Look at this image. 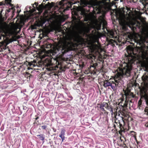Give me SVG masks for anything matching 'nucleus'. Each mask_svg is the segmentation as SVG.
I'll list each match as a JSON object with an SVG mask.
<instances>
[{"instance_id":"obj_22","label":"nucleus","mask_w":148,"mask_h":148,"mask_svg":"<svg viewBox=\"0 0 148 148\" xmlns=\"http://www.w3.org/2000/svg\"><path fill=\"white\" fill-rule=\"evenodd\" d=\"M106 108L108 110H109L110 109V107H111L110 106H108V104L107 103V105H106V106H105Z\"/></svg>"},{"instance_id":"obj_9","label":"nucleus","mask_w":148,"mask_h":148,"mask_svg":"<svg viewBox=\"0 0 148 148\" xmlns=\"http://www.w3.org/2000/svg\"><path fill=\"white\" fill-rule=\"evenodd\" d=\"M11 1V0H5L4 1H2L1 2H0V6L1 5H5V4H10V2ZM2 10V9H1ZM2 10H1L0 11V14H1L2 12Z\"/></svg>"},{"instance_id":"obj_13","label":"nucleus","mask_w":148,"mask_h":148,"mask_svg":"<svg viewBox=\"0 0 148 148\" xmlns=\"http://www.w3.org/2000/svg\"><path fill=\"white\" fill-rule=\"evenodd\" d=\"M114 32L112 30L108 31V35L110 38L114 37Z\"/></svg>"},{"instance_id":"obj_30","label":"nucleus","mask_w":148,"mask_h":148,"mask_svg":"<svg viewBox=\"0 0 148 148\" xmlns=\"http://www.w3.org/2000/svg\"><path fill=\"white\" fill-rule=\"evenodd\" d=\"M96 25H98L97 23H96Z\"/></svg>"},{"instance_id":"obj_1","label":"nucleus","mask_w":148,"mask_h":148,"mask_svg":"<svg viewBox=\"0 0 148 148\" xmlns=\"http://www.w3.org/2000/svg\"><path fill=\"white\" fill-rule=\"evenodd\" d=\"M131 10L127 7H124L122 10L116 12V15H119V21L120 25L124 28L129 27L134 32L137 28L141 29L142 35L140 36L139 39L135 41L137 44L141 46L138 47L139 49L141 52V55L143 56L145 52L142 47L143 44L148 42V26L142 24L140 23L133 21L130 18L129 15H131Z\"/></svg>"},{"instance_id":"obj_11","label":"nucleus","mask_w":148,"mask_h":148,"mask_svg":"<svg viewBox=\"0 0 148 148\" xmlns=\"http://www.w3.org/2000/svg\"><path fill=\"white\" fill-rule=\"evenodd\" d=\"M65 130L64 129H62L60 134L59 135V137L61 138L62 142H63L65 139Z\"/></svg>"},{"instance_id":"obj_15","label":"nucleus","mask_w":148,"mask_h":148,"mask_svg":"<svg viewBox=\"0 0 148 148\" xmlns=\"http://www.w3.org/2000/svg\"><path fill=\"white\" fill-rule=\"evenodd\" d=\"M141 2L145 6H146L148 4V1L146 0H140Z\"/></svg>"},{"instance_id":"obj_14","label":"nucleus","mask_w":148,"mask_h":148,"mask_svg":"<svg viewBox=\"0 0 148 148\" xmlns=\"http://www.w3.org/2000/svg\"><path fill=\"white\" fill-rule=\"evenodd\" d=\"M37 136L41 140H43L45 139L44 136L43 134H40V135H37Z\"/></svg>"},{"instance_id":"obj_8","label":"nucleus","mask_w":148,"mask_h":148,"mask_svg":"<svg viewBox=\"0 0 148 148\" xmlns=\"http://www.w3.org/2000/svg\"><path fill=\"white\" fill-rule=\"evenodd\" d=\"M65 19L63 17H60L56 18L55 21V23L56 25L58 26H60L61 23L64 21Z\"/></svg>"},{"instance_id":"obj_31","label":"nucleus","mask_w":148,"mask_h":148,"mask_svg":"<svg viewBox=\"0 0 148 148\" xmlns=\"http://www.w3.org/2000/svg\"><path fill=\"white\" fill-rule=\"evenodd\" d=\"M46 1H47V0H46Z\"/></svg>"},{"instance_id":"obj_21","label":"nucleus","mask_w":148,"mask_h":148,"mask_svg":"<svg viewBox=\"0 0 148 148\" xmlns=\"http://www.w3.org/2000/svg\"><path fill=\"white\" fill-rule=\"evenodd\" d=\"M101 23H100L98 24V29H100L101 27Z\"/></svg>"},{"instance_id":"obj_25","label":"nucleus","mask_w":148,"mask_h":148,"mask_svg":"<svg viewBox=\"0 0 148 148\" xmlns=\"http://www.w3.org/2000/svg\"><path fill=\"white\" fill-rule=\"evenodd\" d=\"M41 127L42 129H45L47 127V126L45 125H43Z\"/></svg>"},{"instance_id":"obj_20","label":"nucleus","mask_w":148,"mask_h":148,"mask_svg":"<svg viewBox=\"0 0 148 148\" xmlns=\"http://www.w3.org/2000/svg\"><path fill=\"white\" fill-rule=\"evenodd\" d=\"M48 60V63L47 64L49 65H50L51 64V61L50 59H49V60Z\"/></svg>"},{"instance_id":"obj_19","label":"nucleus","mask_w":148,"mask_h":148,"mask_svg":"<svg viewBox=\"0 0 148 148\" xmlns=\"http://www.w3.org/2000/svg\"><path fill=\"white\" fill-rule=\"evenodd\" d=\"M109 110L110 111L111 114L112 115L113 114L112 108L111 107H110V109Z\"/></svg>"},{"instance_id":"obj_4","label":"nucleus","mask_w":148,"mask_h":148,"mask_svg":"<svg viewBox=\"0 0 148 148\" xmlns=\"http://www.w3.org/2000/svg\"><path fill=\"white\" fill-rule=\"evenodd\" d=\"M148 86H145L143 87L141 90V97L140 99L138 101V105H141L142 104V99H144L147 106L145 109V114L148 115ZM145 127H148V122L145 124Z\"/></svg>"},{"instance_id":"obj_2","label":"nucleus","mask_w":148,"mask_h":148,"mask_svg":"<svg viewBox=\"0 0 148 148\" xmlns=\"http://www.w3.org/2000/svg\"><path fill=\"white\" fill-rule=\"evenodd\" d=\"M124 66L120 69V72L115 75V77L110 81H106L104 82L103 86L106 88L110 86L113 91L116 90L118 88L121 86V78L125 77H129L131 75L132 67L131 65L126 63L124 64Z\"/></svg>"},{"instance_id":"obj_12","label":"nucleus","mask_w":148,"mask_h":148,"mask_svg":"<svg viewBox=\"0 0 148 148\" xmlns=\"http://www.w3.org/2000/svg\"><path fill=\"white\" fill-rule=\"evenodd\" d=\"M148 76L144 75L142 77V79L145 84H147L148 82Z\"/></svg>"},{"instance_id":"obj_6","label":"nucleus","mask_w":148,"mask_h":148,"mask_svg":"<svg viewBox=\"0 0 148 148\" xmlns=\"http://www.w3.org/2000/svg\"><path fill=\"white\" fill-rule=\"evenodd\" d=\"M12 32L9 29L5 28L3 30V32L0 33V40L2 38L3 40H6L8 38V36H9L12 34Z\"/></svg>"},{"instance_id":"obj_26","label":"nucleus","mask_w":148,"mask_h":148,"mask_svg":"<svg viewBox=\"0 0 148 148\" xmlns=\"http://www.w3.org/2000/svg\"><path fill=\"white\" fill-rule=\"evenodd\" d=\"M34 4H35V5H36V6H37V5H38V3H36V2H35V3H34V4H33V7H34V8H35V7L34 6Z\"/></svg>"},{"instance_id":"obj_16","label":"nucleus","mask_w":148,"mask_h":148,"mask_svg":"<svg viewBox=\"0 0 148 148\" xmlns=\"http://www.w3.org/2000/svg\"><path fill=\"white\" fill-rule=\"evenodd\" d=\"M101 22L103 23V28L104 29V28H106L107 25V23L104 20H102Z\"/></svg>"},{"instance_id":"obj_27","label":"nucleus","mask_w":148,"mask_h":148,"mask_svg":"<svg viewBox=\"0 0 148 148\" xmlns=\"http://www.w3.org/2000/svg\"><path fill=\"white\" fill-rule=\"evenodd\" d=\"M14 29L15 30H16L17 28H18L17 26H14Z\"/></svg>"},{"instance_id":"obj_28","label":"nucleus","mask_w":148,"mask_h":148,"mask_svg":"<svg viewBox=\"0 0 148 148\" xmlns=\"http://www.w3.org/2000/svg\"><path fill=\"white\" fill-rule=\"evenodd\" d=\"M42 4H45V3H43V2L42 3Z\"/></svg>"},{"instance_id":"obj_24","label":"nucleus","mask_w":148,"mask_h":148,"mask_svg":"<svg viewBox=\"0 0 148 148\" xmlns=\"http://www.w3.org/2000/svg\"><path fill=\"white\" fill-rule=\"evenodd\" d=\"M100 108L101 110L102 111H105V110L103 108V107L100 106Z\"/></svg>"},{"instance_id":"obj_7","label":"nucleus","mask_w":148,"mask_h":148,"mask_svg":"<svg viewBox=\"0 0 148 148\" xmlns=\"http://www.w3.org/2000/svg\"><path fill=\"white\" fill-rule=\"evenodd\" d=\"M124 93L127 100L130 98L135 97V95H133L132 93L128 89L124 91Z\"/></svg>"},{"instance_id":"obj_29","label":"nucleus","mask_w":148,"mask_h":148,"mask_svg":"<svg viewBox=\"0 0 148 148\" xmlns=\"http://www.w3.org/2000/svg\"><path fill=\"white\" fill-rule=\"evenodd\" d=\"M76 3H73V4H75Z\"/></svg>"},{"instance_id":"obj_23","label":"nucleus","mask_w":148,"mask_h":148,"mask_svg":"<svg viewBox=\"0 0 148 148\" xmlns=\"http://www.w3.org/2000/svg\"><path fill=\"white\" fill-rule=\"evenodd\" d=\"M48 6L50 8H51L53 6V5L50 4L49 3H48Z\"/></svg>"},{"instance_id":"obj_17","label":"nucleus","mask_w":148,"mask_h":148,"mask_svg":"<svg viewBox=\"0 0 148 148\" xmlns=\"http://www.w3.org/2000/svg\"><path fill=\"white\" fill-rule=\"evenodd\" d=\"M106 105H107V103L106 102H103L101 104H100V106L101 107H105L106 106Z\"/></svg>"},{"instance_id":"obj_3","label":"nucleus","mask_w":148,"mask_h":148,"mask_svg":"<svg viewBox=\"0 0 148 148\" xmlns=\"http://www.w3.org/2000/svg\"><path fill=\"white\" fill-rule=\"evenodd\" d=\"M77 34V32L75 31L70 32L61 43L56 47L54 52L57 55L61 54L62 55L68 52L73 45V41L75 40Z\"/></svg>"},{"instance_id":"obj_10","label":"nucleus","mask_w":148,"mask_h":148,"mask_svg":"<svg viewBox=\"0 0 148 148\" xmlns=\"http://www.w3.org/2000/svg\"><path fill=\"white\" fill-rule=\"evenodd\" d=\"M142 65V66L145 68V71L148 72V60L144 61Z\"/></svg>"},{"instance_id":"obj_5","label":"nucleus","mask_w":148,"mask_h":148,"mask_svg":"<svg viewBox=\"0 0 148 148\" xmlns=\"http://www.w3.org/2000/svg\"><path fill=\"white\" fill-rule=\"evenodd\" d=\"M81 4L84 7L87 6L89 8H93V11L95 12V10L99 11L100 10L99 7H94L95 6H98V4L96 0H90L89 1H86L85 0H82L81 1Z\"/></svg>"},{"instance_id":"obj_18","label":"nucleus","mask_w":148,"mask_h":148,"mask_svg":"<svg viewBox=\"0 0 148 148\" xmlns=\"http://www.w3.org/2000/svg\"><path fill=\"white\" fill-rule=\"evenodd\" d=\"M138 108L140 110H142L144 108V107L142 105H138Z\"/></svg>"}]
</instances>
